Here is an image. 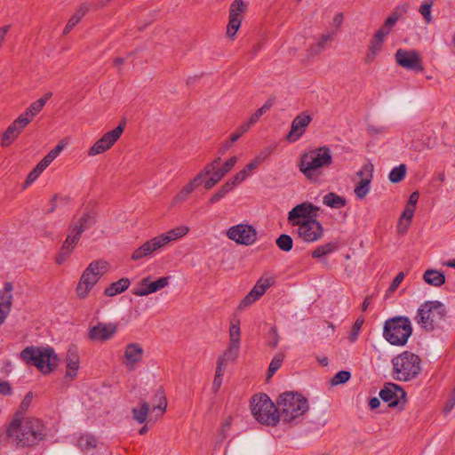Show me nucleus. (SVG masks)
Returning <instances> with one entry per match:
<instances>
[{"instance_id":"1","label":"nucleus","mask_w":455,"mask_h":455,"mask_svg":"<svg viewBox=\"0 0 455 455\" xmlns=\"http://www.w3.org/2000/svg\"><path fill=\"white\" fill-rule=\"evenodd\" d=\"M6 435L20 448H30L45 439L46 432L38 419H20L18 415L9 424Z\"/></svg>"},{"instance_id":"2","label":"nucleus","mask_w":455,"mask_h":455,"mask_svg":"<svg viewBox=\"0 0 455 455\" xmlns=\"http://www.w3.org/2000/svg\"><path fill=\"white\" fill-rule=\"evenodd\" d=\"M332 161L331 149L323 146L302 154L298 162V167L308 180L315 183L321 180L322 169L329 167Z\"/></svg>"},{"instance_id":"3","label":"nucleus","mask_w":455,"mask_h":455,"mask_svg":"<svg viewBox=\"0 0 455 455\" xmlns=\"http://www.w3.org/2000/svg\"><path fill=\"white\" fill-rule=\"evenodd\" d=\"M308 410L306 397L298 392L287 391L280 395L277 400L278 421L285 423L294 421Z\"/></svg>"},{"instance_id":"4","label":"nucleus","mask_w":455,"mask_h":455,"mask_svg":"<svg viewBox=\"0 0 455 455\" xmlns=\"http://www.w3.org/2000/svg\"><path fill=\"white\" fill-rule=\"evenodd\" d=\"M20 358L27 364L36 366L44 374L52 371L60 361L54 349L50 347H27L20 352Z\"/></svg>"},{"instance_id":"5","label":"nucleus","mask_w":455,"mask_h":455,"mask_svg":"<svg viewBox=\"0 0 455 455\" xmlns=\"http://www.w3.org/2000/svg\"><path fill=\"white\" fill-rule=\"evenodd\" d=\"M421 359L419 355L404 351L392 359L394 366L393 377L398 381H410L420 371Z\"/></svg>"},{"instance_id":"6","label":"nucleus","mask_w":455,"mask_h":455,"mask_svg":"<svg viewBox=\"0 0 455 455\" xmlns=\"http://www.w3.org/2000/svg\"><path fill=\"white\" fill-rule=\"evenodd\" d=\"M411 321L406 316H396L385 322L383 328L384 338L395 346H403L411 335Z\"/></svg>"},{"instance_id":"7","label":"nucleus","mask_w":455,"mask_h":455,"mask_svg":"<svg viewBox=\"0 0 455 455\" xmlns=\"http://www.w3.org/2000/svg\"><path fill=\"white\" fill-rule=\"evenodd\" d=\"M251 413L255 419L268 426L278 423L277 404L275 405L266 394L255 395L251 403Z\"/></svg>"},{"instance_id":"8","label":"nucleus","mask_w":455,"mask_h":455,"mask_svg":"<svg viewBox=\"0 0 455 455\" xmlns=\"http://www.w3.org/2000/svg\"><path fill=\"white\" fill-rule=\"evenodd\" d=\"M445 313L443 303L438 300H428L418 309L415 320L421 328L431 331L444 318Z\"/></svg>"},{"instance_id":"9","label":"nucleus","mask_w":455,"mask_h":455,"mask_svg":"<svg viewBox=\"0 0 455 455\" xmlns=\"http://www.w3.org/2000/svg\"><path fill=\"white\" fill-rule=\"evenodd\" d=\"M108 263L104 260H93L84 269L76 286V294L85 299L100 278L105 274Z\"/></svg>"},{"instance_id":"10","label":"nucleus","mask_w":455,"mask_h":455,"mask_svg":"<svg viewBox=\"0 0 455 455\" xmlns=\"http://www.w3.org/2000/svg\"><path fill=\"white\" fill-rule=\"evenodd\" d=\"M126 126V119L123 118L119 124L112 131L106 132L89 149L88 155L92 156L111 148V147L119 140Z\"/></svg>"},{"instance_id":"11","label":"nucleus","mask_w":455,"mask_h":455,"mask_svg":"<svg viewBox=\"0 0 455 455\" xmlns=\"http://www.w3.org/2000/svg\"><path fill=\"white\" fill-rule=\"evenodd\" d=\"M228 239L241 245H252L258 238V232L249 224H237L230 227L227 231Z\"/></svg>"},{"instance_id":"12","label":"nucleus","mask_w":455,"mask_h":455,"mask_svg":"<svg viewBox=\"0 0 455 455\" xmlns=\"http://www.w3.org/2000/svg\"><path fill=\"white\" fill-rule=\"evenodd\" d=\"M229 346L225 350L223 355L219 357L224 363L234 362L239 355L240 341H241V331H240V321L234 319L230 322L229 325Z\"/></svg>"},{"instance_id":"13","label":"nucleus","mask_w":455,"mask_h":455,"mask_svg":"<svg viewBox=\"0 0 455 455\" xmlns=\"http://www.w3.org/2000/svg\"><path fill=\"white\" fill-rule=\"evenodd\" d=\"M319 210V207L310 202L301 203L289 212L288 221L291 226H297L304 220H316Z\"/></svg>"},{"instance_id":"14","label":"nucleus","mask_w":455,"mask_h":455,"mask_svg":"<svg viewBox=\"0 0 455 455\" xmlns=\"http://www.w3.org/2000/svg\"><path fill=\"white\" fill-rule=\"evenodd\" d=\"M396 63L403 68L422 72L424 68L419 52L415 50L398 49L395 54Z\"/></svg>"},{"instance_id":"15","label":"nucleus","mask_w":455,"mask_h":455,"mask_svg":"<svg viewBox=\"0 0 455 455\" xmlns=\"http://www.w3.org/2000/svg\"><path fill=\"white\" fill-rule=\"evenodd\" d=\"M247 10L243 0H234L229 7V20L227 27V36L233 39L242 23V14Z\"/></svg>"},{"instance_id":"16","label":"nucleus","mask_w":455,"mask_h":455,"mask_svg":"<svg viewBox=\"0 0 455 455\" xmlns=\"http://www.w3.org/2000/svg\"><path fill=\"white\" fill-rule=\"evenodd\" d=\"M298 235L304 242L313 243L322 238L323 228L317 220H304L302 223L297 225Z\"/></svg>"},{"instance_id":"17","label":"nucleus","mask_w":455,"mask_h":455,"mask_svg":"<svg viewBox=\"0 0 455 455\" xmlns=\"http://www.w3.org/2000/svg\"><path fill=\"white\" fill-rule=\"evenodd\" d=\"M379 397L388 403L389 407H398L403 405L406 401V393L399 385L395 383H386L379 391Z\"/></svg>"},{"instance_id":"18","label":"nucleus","mask_w":455,"mask_h":455,"mask_svg":"<svg viewBox=\"0 0 455 455\" xmlns=\"http://www.w3.org/2000/svg\"><path fill=\"white\" fill-rule=\"evenodd\" d=\"M169 282L170 276H163L156 281H151L150 276L143 277L132 290V294L138 297L148 296L165 288Z\"/></svg>"},{"instance_id":"19","label":"nucleus","mask_w":455,"mask_h":455,"mask_svg":"<svg viewBox=\"0 0 455 455\" xmlns=\"http://www.w3.org/2000/svg\"><path fill=\"white\" fill-rule=\"evenodd\" d=\"M96 223V214L92 211L84 212L68 227V235L79 241L83 233Z\"/></svg>"},{"instance_id":"20","label":"nucleus","mask_w":455,"mask_h":455,"mask_svg":"<svg viewBox=\"0 0 455 455\" xmlns=\"http://www.w3.org/2000/svg\"><path fill=\"white\" fill-rule=\"evenodd\" d=\"M117 331L116 323H99L89 330L88 337L92 341L104 342L110 339Z\"/></svg>"},{"instance_id":"21","label":"nucleus","mask_w":455,"mask_h":455,"mask_svg":"<svg viewBox=\"0 0 455 455\" xmlns=\"http://www.w3.org/2000/svg\"><path fill=\"white\" fill-rule=\"evenodd\" d=\"M311 121L312 117L309 115L302 113L297 116L291 123V131L285 138L286 140L289 142L297 141L304 134Z\"/></svg>"},{"instance_id":"22","label":"nucleus","mask_w":455,"mask_h":455,"mask_svg":"<svg viewBox=\"0 0 455 455\" xmlns=\"http://www.w3.org/2000/svg\"><path fill=\"white\" fill-rule=\"evenodd\" d=\"M164 241H165L164 238L160 239L158 235L147 241L132 252L131 259L138 261L153 255L156 251L164 246L162 243Z\"/></svg>"},{"instance_id":"23","label":"nucleus","mask_w":455,"mask_h":455,"mask_svg":"<svg viewBox=\"0 0 455 455\" xmlns=\"http://www.w3.org/2000/svg\"><path fill=\"white\" fill-rule=\"evenodd\" d=\"M13 285L11 282H6L3 290L0 291V325L4 322L9 315L12 305Z\"/></svg>"},{"instance_id":"24","label":"nucleus","mask_w":455,"mask_h":455,"mask_svg":"<svg viewBox=\"0 0 455 455\" xmlns=\"http://www.w3.org/2000/svg\"><path fill=\"white\" fill-rule=\"evenodd\" d=\"M24 119L14 120L4 132L2 137L1 145L4 148L10 146L28 125V122H23Z\"/></svg>"},{"instance_id":"25","label":"nucleus","mask_w":455,"mask_h":455,"mask_svg":"<svg viewBox=\"0 0 455 455\" xmlns=\"http://www.w3.org/2000/svg\"><path fill=\"white\" fill-rule=\"evenodd\" d=\"M364 172H366V177L363 178L354 189L355 195L359 199H363L370 191V185L373 177V164L371 163L364 164Z\"/></svg>"},{"instance_id":"26","label":"nucleus","mask_w":455,"mask_h":455,"mask_svg":"<svg viewBox=\"0 0 455 455\" xmlns=\"http://www.w3.org/2000/svg\"><path fill=\"white\" fill-rule=\"evenodd\" d=\"M67 371L66 377L74 379L76 376L80 365L77 347L70 345L67 351Z\"/></svg>"},{"instance_id":"27","label":"nucleus","mask_w":455,"mask_h":455,"mask_svg":"<svg viewBox=\"0 0 455 455\" xmlns=\"http://www.w3.org/2000/svg\"><path fill=\"white\" fill-rule=\"evenodd\" d=\"M78 242L79 241L72 237L70 235H68L60 251L55 257V262L58 265H62L67 260V259L71 255L72 251L76 248Z\"/></svg>"},{"instance_id":"28","label":"nucleus","mask_w":455,"mask_h":455,"mask_svg":"<svg viewBox=\"0 0 455 455\" xmlns=\"http://www.w3.org/2000/svg\"><path fill=\"white\" fill-rule=\"evenodd\" d=\"M144 350L138 343H130L125 347L124 357L131 364H135L141 361Z\"/></svg>"},{"instance_id":"29","label":"nucleus","mask_w":455,"mask_h":455,"mask_svg":"<svg viewBox=\"0 0 455 455\" xmlns=\"http://www.w3.org/2000/svg\"><path fill=\"white\" fill-rule=\"evenodd\" d=\"M130 284V279L127 277H123L119 279L117 282H114L108 287H107L104 291V294L108 297H113L116 294H119L126 291L129 288Z\"/></svg>"},{"instance_id":"30","label":"nucleus","mask_w":455,"mask_h":455,"mask_svg":"<svg viewBox=\"0 0 455 455\" xmlns=\"http://www.w3.org/2000/svg\"><path fill=\"white\" fill-rule=\"evenodd\" d=\"M167 408V398L163 387L158 388L153 397V411H158L156 417L162 416Z\"/></svg>"},{"instance_id":"31","label":"nucleus","mask_w":455,"mask_h":455,"mask_svg":"<svg viewBox=\"0 0 455 455\" xmlns=\"http://www.w3.org/2000/svg\"><path fill=\"white\" fill-rule=\"evenodd\" d=\"M140 405V408L134 407L132 409V416L136 422L143 424L148 421L150 405L147 401H141Z\"/></svg>"},{"instance_id":"32","label":"nucleus","mask_w":455,"mask_h":455,"mask_svg":"<svg viewBox=\"0 0 455 455\" xmlns=\"http://www.w3.org/2000/svg\"><path fill=\"white\" fill-rule=\"evenodd\" d=\"M424 281L433 286H441L445 283V275L443 272L427 269L423 275Z\"/></svg>"},{"instance_id":"33","label":"nucleus","mask_w":455,"mask_h":455,"mask_svg":"<svg viewBox=\"0 0 455 455\" xmlns=\"http://www.w3.org/2000/svg\"><path fill=\"white\" fill-rule=\"evenodd\" d=\"M323 203L331 208L340 209L347 204V200L336 193L330 192L323 196Z\"/></svg>"},{"instance_id":"34","label":"nucleus","mask_w":455,"mask_h":455,"mask_svg":"<svg viewBox=\"0 0 455 455\" xmlns=\"http://www.w3.org/2000/svg\"><path fill=\"white\" fill-rule=\"evenodd\" d=\"M189 231V228L186 226H180L178 228H175L173 229H171L167 234H162L159 236V238H164L165 241L162 242L164 245H166L171 241H174L176 239H179L185 235H187Z\"/></svg>"},{"instance_id":"35","label":"nucleus","mask_w":455,"mask_h":455,"mask_svg":"<svg viewBox=\"0 0 455 455\" xmlns=\"http://www.w3.org/2000/svg\"><path fill=\"white\" fill-rule=\"evenodd\" d=\"M235 183L230 180L224 183L209 199L208 204L212 205L224 198L226 195L235 188Z\"/></svg>"},{"instance_id":"36","label":"nucleus","mask_w":455,"mask_h":455,"mask_svg":"<svg viewBox=\"0 0 455 455\" xmlns=\"http://www.w3.org/2000/svg\"><path fill=\"white\" fill-rule=\"evenodd\" d=\"M77 445L83 451H88L91 449L96 448L97 440L95 436L91 434L84 435L79 437Z\"/></svg>"},{"instance_id":"37","label":"nucleus","mask_w":455,"mask_h":455,"mask_svg":"<svg viewBox=\"0 0 455 455\" xmlns=\"http://www.w3.org/2000/svg\"><path fill=\"white\" fill-rule=\"evenodd\" d=\"M407 167L404 164H401L400 165L393 168L389 172L388 179L392 183H399L401 182L406 175Z\"/></svg>"},{"instance_id":"38","label":"nucleus","mask_w":455,"mask_h":455,"mask_svg":"<svg viewBox=\"0 0 455 455\" xmlns=\"http://www.w3.org/2000/svg\"><path fill=\"white\" fill-rule=\"evenodd\" d=\"M284 360V355L282 353L276 354L270 362L267 372V380H269L273 375L280 369Z\"/></svg>"},{"instance_id":"39","label":"nucleus","mask_w":455,"mask_h":455,"mask_svg":"<svg viewBox=\"0 0 455 455\" xmlns=\"http://www.w3.org/2000/svg\"><path fill=\"white\" fill-rule=\"evenodd\" d=\"M336 248H337L336 243H332V242L325 243L323 245H320L313 251L312 257L314 259H320L329 253H331L332 251H334L336 250Z\"/></svg>"},{"instance_id":"40","label":"nucleus","mask_w":455,"mask_h":455,"mask_svg":"<svg viewBox=\"0 0 455 455\" xmlns=\"http://www.w3.org/2000/svg\"><path fill=\"white\" fill-rule=\"evenodd\" d=\"M275 243L277 247L282 250L283 251L288 252L291 251L293 246V240L291 237V235L286 234L280 235L276 240Z\"/></svg>"},{"instance_id":"41","label":"nucleus","mask_w":455,"mask_h":455,"mask_svg":"<svg viewBox=\"0 0 455 455\" xmlns=\"http://www.w3.org/2000/svg\"><path fill=\"white\" fill-rule=\"evenodd\" d=\"M272 151V148H264L251 163L248 164L247 169H256L271 155Z\"/></svg>"},{"instance_id":"42","label":"nucleus","mask_w":455,"mask_h":455,"mask_svg":"<svg viewBox=\"0 0 455 455\" xmlns=\"http://www.w3.org/2000/svg\"><path fill=\"white\" fill-rule=\"evenodd\" d=\"M272 284V279L259 278L251 291H255L257 292V296L260 298Z\"/></svg>"},{"instance_id":"43","label":"nucleus","mask_w":455,"mask_h":455,"mask_svg":"<svg viewBox=\"0 0 455 455\" xmlns=\"http://www.w3.org/2000/svg\"><path fill=\"white\" fill-rule=\"evenodd\" d=\"M435 0H425L419 7V13L423 16L425 21L429 24L432 22L431 7Z\"/></svg>"},{"instance_id":"44","label":"nucleus","mask_w":455,"mask_h":455,"mask_svg":"<svg viewBox=\"0 0 455 455\" xmlns=\"http://www.w3.org/2000/svg\"><path fill=\"white\" fill-rule=\"evenodd\" d=\"M351 373L347 371H340L336 373L331 379V386H338L344 384L349 380Z\"/></svg>"},{"instance_id":"45","label":"nucleus","mask_w":455,"mask_h":455,"mask_svg":"<svg viewBox=\"0 0 455 455\" xmlns=\"http://www.w3.org/2000/svg\"><path fill=\"white\" fill-rule=\"evenodd\" d=\"M259 298L257 296V292L255 291H251L240 302L238 306V310H243L251 304H253Z\"/></svg>"},{"instance_id":"46","label":"nucleus","mask_w":455,"mask_h":455,"mask_svg":"<svg viewBox=\"0 0 455 455\" xmlns=\"http://www.w3.org/2000/svg\"><path fill=\"white\" fill-rule=\"evenodd\" d=\"M210 176L207 171L203 169L193 180H191L187 185L191 188V189L194 191L196 188H199L202 183L203 180Z\"/></svg>"},{"instance_id":"47","label":"nucleus","mask_w":455,"mask_h":455,"mask_svg":"<svg viewBox=\"0 0 455 455\" xmlns=\"http://www.w3.org/2000/svg\"><path fill=\"white\" fill-rule=\"evenodd\" d=\"M239 140L238 134L232 133L228 140L221 144L219 148V154L224 156L227 151L233 146V144Z\"/></svg>"},{"instance_id":"48","label":"nucleus","mask_w":455,"mask_h":455,"mask_svg":"<svg viewBox=\"0 0 455 455\" xmlns=\"http://www.w3.org/2000/svg\"><path fill=\"white\" fill-rule=\"evenodd\" d=\"M192 192L193 190L191 189V188H189L188 185L184 186L174 196L172 203L178 204L186 201Z\"/></svg>"},{"instance_id":"49","label":"nucleus","mask_w":455,"mask_h":455,"mask_svg":"<svg viewBox=\"0 0 455 455\" xmlns=\"http://www.w3.org/2000/svg\"><path fill=\"white\" fill-rule=\"evenodd\" d=\"M272 106V101L268 100L261 108L257 109L255 113L250 117V124H256L259 117L268 110Z\"/></svg>"},{"instance_id":"50","label":"nucleus","mask_w":455,"mask_h":455,"mask_svg":"<svg viewBox=\"0 0 455 455\" xmlns=\"http://www.w3.org/2000/svg\"><path fill=\"white\" fill-rule=\"evenodd\" d=\"M363 323V319L357 318L355 320V322L354 323V324L351 328V331H350V333L348 336V339L350 340V342H355L357 339L358 333H359V331H360Z\"/></svg>"},{"instance_id":"51","label":"nucleus","mask_w":455,"mask_h":455,"mask_svg":"<svg viewBox=\"0 0 455 455\" xmlns=\"http://www.w3.org/2000/svg\"><path fill=\"white\" fill-rule=\"evenodd\" d=\"M248 168V164L245 165V167L240 171L239 172H237L232 179H230L231 181H233L235 183V186H236L238 183H241L242 181H243L250 172H252L254 169H247Z\"/></svg>"},{"instance_id":"52","label":"nucleus","mask_w":455,"mask_h":455,"mask_svg":"<svg viewBox=\"0 0 455 455\" xmlns=\"http://www.w3.org/2000/svg\"><path fill=\"white\" fill-rule=\"evenodd\" d=\"M42 172L40 170L37 169V167L36 166L28 175L24 184H23V188H26L28 187H29L40 175H41Z\"/></svg>"},{"instance_id":"53","label":"nucleus","mask_w":455,"mask_h":455,"mask_svg":"<svg viewBox=\"0 0 455 455\" xmlns=\"http://www.w3.org/2000/svg\"><path fill=\"white\" fill-rule=\"evenodd\" d=\"M408 8L409 5L407 4H400L395 8L391 14L398 20L408 12Z\"/></svg>"},{"instance_id":"54","label":"nucleus","mask_w":455,"mask_h":455,"mask_svg":"<svg viewBox=\"0 0 455 455\" xmlns=\"http://www.w3.org/2000/svg\"><path fill=\"white\" fill-rule=\"evenodd\" d=\"M44 108L43 100H36L33 102L28 108L29 113H32V116H36L38 115Z\"/></svg>"},{"instance_id":"55","label":"nucleus","mask_w":455,"mask_h":455,"mask_svg":"<svg viewBox=\"0 0 455 455\" xmlns=\"http://www.w3.org/2000/svg\"><path fill=\"white\" fill-rule=\"evenodd\" d=\"M404 278V274L400 272L392 281L387 291L394 292L399 287L400 283Z\"/></svg>"},{"instance_id":"56","label":"nucleus","mask_w":455,"mask_h":455,"mask_svg":"<svg viewBox=\"0 0 455 455\" xmlns=\"http://www.w3.org/2000/svg\"><path fill=\"white\" fill-rule=\"evenodd\" d=\"M415 212V209L414 208H411V206H406L404 211L403 212V214L401 216V219H400V222H402L403 220H406L408 223H410L411 221V219L413 217V213ZM409 224L406 225L405 227V230L407 228Z\"/></svg>"},{"instance_id":"57","label":"nucleus","mask_w":455,"mask_h":455,"mask_svg":"<svg viewBox=\"0 0 455 455\" xmlns=\"http://www.w3.org/2000/svg\"><path fill=\"white\" fill-rule=\"evenodd\" d=\"M334 34L333 33H327L321 36L319 41L316 43L318 44V47H321L322 49L326 48V44L328 42H331L333 39Z\"/></svg>"},{"instance_id":"58","label":"nucleus","mask_w":455,"mask_h":455,"mask_svg":"<svg viewBox=\"0 0 455 455\" xmlns=\"http://www.w3.org/2000/svg\"><path fill=\"white\" fill-rule=\"evenodd\" d=\"M269 334L272 336V339L267 342V346L271 347H275L279 342V335L275 326H273L270 329Z\"/></svg>"},{"instance_id":"59","label":"nucleus","mask_w":455,"mask_h":455,"mask_svg":"<svg viewBox=\"0 0 455 455\" xmlns=\"http://www.w3.org/2000/svg\"><path fill=\"white\" fill-rule=\"evenodd\" d=\"M237 162L236 156H233L230 158H228L221 166V169H223L224 172L228 174L232 168L235 166V164Z\"/></svg>"},{"instance_id":"60","label":"nucleus","mask_w":455,"mask_h":455,"mask_svg":"<svg viewBox=\"0 0 455 455\" xmlns=\"http://www.w3.org/2000/svg\"><path fill=\"white\" fill-rule=\"evenodd\" d=\"M221 162V157L218 156L214 158L211 163L207 164L204 166V170L208 172V173L211 175V173L220 165Z\"/></svg>"},{"instance_id":"61","label":"nucleus","mask_w":455,"mask_h":455,"mask_svg":"<svg viewBox=\"0 0 455 455\" xmlns=\"http://www.w3.org/2000/svg\"><path fill=\"white\" fill-rule=\"evenodd\" d=\"M254 124H250V119L248 120V122L246 123H243L242 124L235 132H233L234 134H238L239 135V139L244 134L246 133L249 129Z\"/></svg>"},{"instance_id":"62","label":"nucleus","mask_w":455,"mask_h":455,"mask_svg":"<svg viewBox=\"0 0 455 455\" xmlns=\"http://www.w3.org/2000/svg\"><path fill=\"white\" fill-rule=\"evenodd\" d=\"M12 393V388L8 381H0V395H10Z\"/></svg>"},{"instance_id":"63","label":"nucleus","mask_w":455,"mask_h":455,"mask_svg":"<svg viewBox=\"0 0 455 455\" xmlns=\"http://www.w3.org/2000/svg\"><path fill=\"white\" fill-rule=\"evenodd\" d=\"M77 17H72L68 20L64 30H63V33L65 35L68 34L74 28L75 26L79 22L77 20Z\"/></svg>"},{"instance_id":"64","label":"nucleus","mask_w":455,"mask_h":455,"mask_svg":"<svg viewBox=\"0 0 455 455\" xmlns=\"http://www.w3.org/2000/svg\"><path fill=\"white\" fill-rule=\"evenodd\" d=\"M323 51V49H322L321 47H318V44H312L307 50V57L308 58L315 57V56L320 54Z\"/></svg>"}]
</instances>
